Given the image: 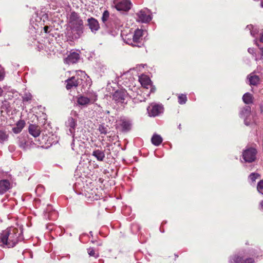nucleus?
I'll use <instances>...</instances> for the list:
<instances>
[{
	"label": "nucleus",
	"instance_id": "1",
	"mask_svg": "<svg viewBox=\"0 0 263 263\" xmlns=\"http://www.w3.org/2000/svg\"><path fill=\"white\" fill-rule=\"evenodd\" d=\"M22 231L17 228L10 227L2 231L0 236V246H7L8 248L14 247L23 239Z\"/></svg>",
	"mask_w": 263,
	"mask_h": 263
},
{
	"label": "nucleus",
	"instance_id": "2",
	"mask_svg": "<svg viewBox=\"0 0 263 263\" xmlns=\"http://www.w3.org/2000/svg\"><path fill=\"white\" fill-rule=\"evenodd\" d=\"M68 27L70 28L68 34L73 39H79L83 33V21L78 13L71 12L67 17Z\"/></svg>",
	"mask_w": 263,
	"mask_h": 263
},
{
	"label": "nucleus",
	"instance_id": "3",
	"mask_svg": "<svg viewBox=\"0 0 263 263\" xmlns=\"http://www.w3.org/2000/svg\"><path fill=\"white\" fill-rule=\"evenodd\" d=\"M257 150L253 147H247L243 151L242 158L245 162L252 163L256 159Z\"/></svg>",
	"mask_w": 263,
	"mask_h": 263
},
{
	"label": "nucleus",
	"instance_id": "4",
	"mask_svg": "<svg viewBox=\"0 0 263 263\" xmlns=\"http://www.w3.org/2000/svg\"><path fill=\"white\" fill-rule=\"evenodd\" d=\"M128 94L125 89L116 90L112 95V99L119 104L126 103Z\"/></svg>",
	"mask_w": 263,
	"mask_h": 263
},
{
	"label": "nucleus",
	"instance_id": "5",
	"mask_svg": "<svg viewBox=\"0 0 263 263\" xmlns=\"http://www.w3.org/2000/svg\"><path fill=\"white\" fill-rule=\"evenodd\" d=\"M137 21L139 22L146 23L150 22L152 17L149 10L144 8L136 13Z\"/></svg>",
	"mask_w": 263,
	"mask_h": 263
},
{
	"label": "nucleus",
	"instance_id": "6",
	"mask_svg": "<svg viewBox=\"0 0 263 263\" xmlns=\"http://www.w3.org/2000/svg\"><path fill=\"white\" fill-rule=\"evenodd\" d=\"M113 4L118 11H128L131 8L129 0H114Z\"/></svg>",
	"mask_w": 263,
	"mask_h": 263
},
{
	"label": "nucleus",
	"instance_id": "7",
	"mask_svg": "<svg viewBox=\"0 0 263 263\" xmlns=\"http://www.w3.org/2000/svg\"><path fill=\"white\" fill-rule=\"evenodd\" d=\"M73 141L71 144V148L77 154L82 153L85 147L84 142L77 136H73Z\"/></svg>",
	"mask_w": 263,
	"mask_h": 263
},
{
	"label": "nucleus",
	"instance_id": "8",
	"mask_svg": "<svg viewBox=\"0 0 263 263\" xmlns=\"http://www.w3.org/2000/svg\"><path fill=\"white\" fill-rule=\"evenodd\" d=\"M147 110L149 117H155L163 112V107L161 105L152 104L147 108Z\"/></svg>",
	"mask_w": 263,
	"mask_h": 263
},
{
	"label": "nucleus",
	"instance_id": "9",
	"mask_svg": "<svg viewBox=\"0 0 263 263\" xmlns=\"http://www.w3.org/2000/svg\"><path fill=\"white\" fill-rule=\"evenodd\" d=\"M229 263H254L252 258H247L240 254H235L230 257Z\"/></svg>",
	"mask_w": 263,
	"mask_h": 263
},
{
	"label": "nucleus",
	"instance_id": "10",
	"mask_svg": "<svg viewBox=\"0 0 263 263\" xmlns=\"http://www.w3.org/2000/svg\"><path fill=\"white\" fill-rule=\"evenodd\" d=\"M77 126V121L72 117H69L65 122V126L68 135L75 136L74 132Z\"/></svg>",
	"mask_w": 263,
	"mask_h": 263
},
{
	"label": "nucleus",
	"instance_id": "11",
	"mask_svg": "<svg viewBox=\"0 0 263 263\" xmlns=\"http://www.w3.org/2000/svg\"><path fill=\"white\" fill-rule=\"evenodd\" d=\"M82 79L79 78V75L73 76L66 81V87L68 90L76 88L82 83Z\"/></svg>",
	"mask_w": 263,
	"mask_h": 263
},
{
	"label": "nucleus",
	"instance_id": "12",
	"mask_svg": "<svg viewBox=\"0 0 263 263\" xmlns=\"http://www.w3.org/2000/svg\"><path fill=\"white\" fill-rule=\"evenodd\" d=\"M143 35V30L141 29H136L134 33H133V40L134 46L141 47V40Z\"/></svg>",
	"mask_w": 263,
	"mask_h": 263
},
{
	"label": "nucleus",
	"instance_id": "13",
	"mask_svg": "<svg viewBox=\"0 0 263 263\" xmlns=\"http://www.w3.org/2000/svg\"><path fill=\"white\" fill-rule=\"evenodd\" d=\"M139 82L141 85L144 88L148 89L151 88V92H154L155 90V88H153L151 85V81L148 77L146 76L142 75L139 77Z\"/></svg>",
	"mask_w": 263,
	"mask_h": 263
},
{
	"label": "nucleus",
	"instance_id": "14",
	"mask_svg": "<svg viewBox=\"0 0 263 263\" xmlns=\"http://www.w3.org/2000/svg\"><path fill=\"white\" fill-rule=\"evenodd\" d=\"M250 107L249 106H246L243 107L240 113V117L244 119V122L246 125H249L250 124V120L248 121V118L250 116Z\"/></svg>",
	"mask_w": 263,
	"mask_h": 263
},
{
	"label": "nucleus",
	"instance_id": "15",
	"mask_svg": "<svg viewBox=\"0 0 263 263\" xmlns=\"http://www.w3.org/2000/svg\"><path fill=\"white\" fill-rule=\"evenodd\" d=\"M80 59V55L76 52L70 53V54L64 59V62L68 64H74L78 62Z\"/></svg>",
	"mask_w": 263,
	"mask_h": 263
},
{
	"label": "nucleus",
	"instance_id": "16",
	"mask_svg": "<svg viewBox=\"0 0 263 263\" xmlns=\"http://www.w3.org/2000/svg\"><path fill=\"white\" fill-rule=\"evenodd\" d=\"M11 186V183L7 179L0 180V194H3L9 190Z\"/></svg>",
	"mask_w": 263,
	"mask_h": 263
},
{
	"label": "nucleus",
	"instance_id": "17",
	"mask_svg": "<svg viewBox=\"0 0 263 263\" xmlns=\"http://www.w3.org/2000/svg\"><path fill=\"white\" fill-rule=\"evenodd\" d=\"M88 25L92 32H96L100 28L99 24L97 20L91 17L87 20Z\"/></svg>",
	"mask_w": 263,
	"mask_h": 263
},
{
	"label": "nucleus",
	"instance_id": "18",
	"mask_svg": "<svg viewBox=\"0 0 263 263\" xmlns=\"http://www.w3.org/2000/svg\"><path fill=\"white\" fill-rule=\"evenodd\" d=\"M28 130L29 133L34 137H38L41 133L40 127L34 124L30 125Z\"/></svg>",
	"mask_w": 263,
	"mask_h": 263
},
{
	"label": "nucleus",
	"instance_id": "19",
	"mask_svg": "<svg viewBox=\"0 0 263 263\" xmlns=\"http://www.w3.org/2000/svg\"><path fill=\"white\" fill-rule=\"evenodd\" d=\"M111 16H109V12L107 10L104 11L102 16V21L104 24L107 27L111 26L112 25V22L110 20Z\"/></svg>",
	"mask_w": 263,
	"mask_h": 263
},
{
	"label": "nucleus",
	"instance_id": "20",
	"mask_svg": "<svg viewBox=\"0 0 263 263\" xmlns=\"http://www.w3.org/2000/svg\"><path fill=\"white\" fill-rule=\"evenodd\" d=\"M120 125L124 132L129 131L131 129L132 124L129 120L122 119L120 120Z\"/></svg>",
	"mask_w": 263,
	"mask_h": 263
},
{
	"label": "nucleus",
	"instance_id": "21",
	"mask_svg": "<svg viewBox=\"0 0 263 263\" xmlns=\"http://www.w3.org/2000/svg\"><path fill=\"white\" fill-rule=\"evenodd\" d=\"M92 155L99 161H103L105 158V153L104 151L99 149L93 151Z\"/></svg>",
	"mask_w": 263,
	"mask_h": 263
},
{
	"label": "nucleus",
	"instance_id": "22",
	"mask_svg": "<svg viewBox=\"0 0 263 263\" xmlns=\"http://www.w3.org/2000/svg\"><path fill=\"white\" fill-rule=\"evenodd\" d=\"M77 102L79 105L81 106H86L90 103V99H89L88 97L84 96H80L78 98Z\"/></svg>",
	"mask_w": 263,
	"mask_h": 263
},
{
	"label": "nucleus",
	"instance_id": "23",
	"mask_svg": "<svg viewBox=\"0 0 263 263\" xmlns=\"http://www.w3.org/2000/svg\"><path fill=\"white\" fill-rule=\"evenodd\" d=\"M248 79L249 81L250 84L251 85H257L259 82V77L253 73L250 74L248 77Z\"/></svg>",
	"mask_w": 263,
	"mask_h": 263
},
{
	"label": "nucleus",
	"instance_id": "24",
	"mask_svg": "<svg viewBox=\"0 0 263 263\" xmlns=\"http://www.w3.org/2000/svg\"><path fill=\"white\" fill-rule=\"evenodd\" d=\"M121 35L122 36L123 40L126 44L134 46L132 33H130L127 34H125L124 33H122Z\"/></svg>",
	"mask_w": 263,
	"mask_h": 263
},
{
	"label": "nucleus",
	"instance_id": "25",
	"mask_svg": "<svg viewBox=\"0 0 263 263\" xmlns=\"http://www.w3.org/2000/svg\"><path fill=\"white\" fill-rule=\"evenodd\" d=\"M25 124V123L23 120L18 121L16 124V126L13 128V132L15 134L20 133L24 128Z\"/></svg>",
	"mask_w": 263,
	"mask_h": 263
},
{
	"label": "nucleus",
	"instance_id": "26",
	"mask_svg": "<svg viewBox=\"0 0 263 263\" xmlns=\"http://www.w3.org/2000/svg\"><path fill=\"white\" fill-rule=\"evenodd\" d=\"M151 141L154 145L158 146L162 142V138L160 135L154 134L152 138Z\"/></svg>",
	"mask_w": 263,
	"mask_h": 263
},
{
	"label": "nucleus",
	"instance_id": "27",
	"mask_svg": "<svg viewBox=\"0 0 263 263\" xmlns=\"http://www.w3.org/2000/svg\"><path fill=\"white\" fill-rule=\"evenodd\" d=\"M110 20L112 22V25L111 26H108V27H118L122 25L121 21L116 16L111 15Z\"/></svg>",
	"mask_w": 263,
	"mask_h": 263
},
{
	"label": "nucleus",
	"instance_id": "28",
	"mask_svg": "<svg viewBox=\"0 0 263 263\" xmlns=\"http://www.w3.org/2000/svg\"><path fill=\"white\" fill-rule=\"evenodd\" d=\"M242 100L245 104H251L252 103V95L249 92H247L243 96Z\"/></svg>",
	"mask_w": 263,
	"mask_h": 263
},
{
	"label": "nucleus",
	"instance_id": "29",
	"mask_svg": "<svg viewBox=\"0 0 263 263\" xmlns=\"http://www.w3.org/2000/svg\"><path fill=\"white\" fill-rule=\"evenodd\" d=\"M246 30H249L252 36H255L258 32V30L257 28H254L252 25H248L246 27Z\"/></svg>",
	"mask_w": 263,
	"mask_h": 263
},
{
	"label": "nucleus",
	"instance_id": "30",
	"mask_svg": "<svg viewBox=\"0 0 263 263\" xmlns=\"http://www.w3.org/2000/svg\"><path fill=\"white\" fill-rule=\"evenodd\" d=\"M19 146L23 148L26 149L27 148L26 141L24 137L20 138L18 141Z\"/></svg>",
	"mask_w": 263,
	"mask_h": 263
},
{
	"label": "nucleus",
	"instance_id": "31",
	"mask_svg": "<svg viewBox=\"0 0 263 263\" xmlns=\"http://www.w3.org/2000/svg\"><path fill=\"white\" fill-rule=\"evenodd\" d=\"M87 97L90 99V103H93L97 100L98 96L95 92H91L87 94Z\"/></svg>",
	"mask_w": 263,
	"mask_h": 263
},
{
	"label": "nucleus",
	"instance_id": "32",
	"mask_svg": "<svg viewBox=\"0 0 263 263\" xmlns=\"http://www.w3.org/2000/svg\"><path fill=\"white\" fill-rule=\"evenodd\" d=\"M8 135L6 132L0 130V143H3L8 140Z\"/></svg>",
	"mask_w": 263,
	"mask_h": 263
},
{
	"label": "nucleus",
	"instance_id": "33",
	"mask_svg": "<svg viewBox=\"0 0 263 263\" xmlns=\"http://www.w3.org/2000/svg\"><path fill=\"white\" fill-rule=\"evenodd\" d=\"M58 216V213L56 211H53L51 213L46 214L45 216L50 220L55 219Z\"/></svg>",
	"mask_w": 263,
	"mask_h": 263
},
{
	"label": "nucleus",
	"instance_id": "34",
	"mask_svg": "<svg viewBox=\"0 0 263 263\" xmlns=\"http://www.w3.org/2000/svg\"><path fill=\"white\" fill-rule=\"evenodd\" d=\"M98 129L101 134L105 135L107 133V126H105L104 125H99Z\"/></svg>",
	"mask_w": 263,
	"mask_h": 263
},
{
	"label": "nucleus",
	"instance_id": "35",
	"mask_svg": "<svg viewBox=\"0 0 263 263\" xmlns=\"http://www.w3.org/2000/svg\"><path fill=\"white\" fill-rule=\"evenodd\" d=\"M187 101V98L186 95L181 94L178 96V102L180 104H184Z\"/></svg>",
	"mask_w": 263,
	"mask_h": 263
},
{
	"label": "nucleus",
	"instance_id": "36",
	"mask_svg": "<svg viewBox=\"0 0 263 263\" xmlns=\"http://www.w3.org/2000/svg\"><path fill=\"white\" fill-rule=\"evenodd\" d=\"M87 252L89 256H93L95 258H98L99 257V254L96 253L93 248H89L87 249Z\"/></svg>",
	"mask_w": 263,
	"mask_h": 263
},
{
	"label": "nucleus",
	"instance_id": "37",
	"mask_svg": "<svg viewBox=\"0 0 263 263\" xmlns=\"http://www.w3.org/2000/svg\"><path fill=\"white\" fill-rule=\"evenodd\" d=\"M259 176L260 175L259 174L256 173H252L249 175V178L252 182H255Z\"/></svg>",
	"mask_w": 263,
	"mask_h": 263
},
{
	"label": "nucleus",
	"instance_id": "38",
	"mask_svg": "<svg viewBox=\"0 0 263 263\" xmlns=\"http://www.w3.org/2000/svg\"><path fill=\"white\" fill-rule=\"evenodd\" d=\"M32 99V95L30 93H26L23 96V100L24 102H28Z\"/></svg>",
	"mask_w": 263,
	"mask_h": 263
},
{
	"label": "nucleus",
	"instance_id": "39",
	"mask_svg": "<svg viewBox=\"0 0 263 263\" xmlns=\"http://www.w3.org/2000/svg\"><path fill=\"white\" fill-rule=\"evenodd\" d=\"M87 192L90 195L89 197H92L94 200H97L99 198V196L96 194L95 191H93L92 190H91L90 193L88 191Z\"/></svg>",
	"mask_w": 263,
	"mask_h": 263
},
{
	"label": "nucleus",
	"instance_id": "40",
	"mask_svg": "<svg viewBox=\"0 0 263 263\" xmlns=\"http://www.w3.org/2000/svg\"><path fill=\"white\" fill-rule=\"evenodd\" d=\"M257 191L263 194V179L261 180L257 183Z\"/></svg>",
	"mask_w": 263,
	"mask_h": 263
},
{
	"label": "nucleus",
	"instance_id": "41",
	"mask_svg": "<svg viewBox=\"0 0 263 263\" xmlns=\"http://www.w3.org/2000/svg\"><path fill=\"white\" fill-rule=\"evenodd\" d=\"M146 98L142 97L140 95H137L136 97L134 98V101L135 103H137L139 102L145 101Z\"/></svg>",
	"mask_w": 263,
	"mask_h": 263
},
{
	"label": "nucleus",
	"instance_id": "42",
	"mask_svg": "<svg viewBox=\"0 0 263 263\" xmlns=\"http://www.w3.org/2000/svg\"><path fill=\"white\" fill-rule=\"evenodd\" d=\"M9 107H10V105H9V103L8 101H5L3 102L2 105V109H5L6 110L8 111Z\"/></svg>",
	"mask_w": 263,
	"mask_h": 263
},
{
	"label": "nucleus",
	"instance_id": "43",
	"mask_svg": "<svg viewBox=\"0 0 263 263\" xmlns=\"http://www.w3.org/2000/svg\"><path fill=\"white\" fill-rule=\"evenodd\" d=\"M5 71L3 67L0 66V81L3 80L5 78Z\"/></svg>",
	"mask_w": 263,
	"mask_h": 263
},
{
	"label": "nucleus",
	"instance_id": "44",
	"mask_svg": "<svg viewBox=\"0 0 263 263\" xmlns=\"http://www.w3.org/2000/svg\"><path fill=\"white\" fill-rule=\"evenodd\" d=\"M49 28V27L47 26H46L44 27V30L45 33L49 32V31H48Z\"/></svg>",
	"mask_w": 263,
	"mask_h": 263
},
{
	"label": "nucleus",
	"instance_id": "45",
	"mask_svg": "<svg viewBox=\"0 0 263 263\" xmlns=\"http://www.w3.org/2000/svg\"><path fill=\"white\" fill-rule=\"evenodd\" d=\"M248 50V52L251 54H253L254 52V50L253 48H249Z\"/></svg>",
	"mask_w": 263,
	"mask_h": 263
},
{
	"label": "nucleus",
	"instance_id": "46",
	"mask_svg": "<svg viewBox=\"0 0 263 263\" xmlns=\"http://www.w3.org/2000/svg\"><path fill=\"white\" fill-rule=\"evenodd\" d=\"M6 200H7L8 202H9L10 201L9 200H7V199H4L2 200V202H4V205L6 206L8 205L6 202H5Z\"/></svg>",
	"mask_w": 263,
	"mask_h": 263
},
{
	"label": "nucleus",
	"instance_id": "47",
	"mask_svg": "<svg viewBox=\"0 0 263 263\" xmlns=\"http://www.w3.org/2000/svg\"><path fill=\"white\" fill-rule=\"evenodd\" d=\"M260 209L263 210V200H262L259 204Z\"/></svg>",
	"mask_w": 263,
	"mask_h": 263
},
{
	"label": "nucleus",
	"instance_id": "48",
	"mask_svg": "<svg viewBox=\"0 0 263 263\" xmlns=\"http://www.w3.org/2000/svg\"><path fill=\"white\" fill-rule=\"evenodd\" d=\"M3 89H2V88L0 87V96H2L3 95Z\"/></svg>",
	"mask_w": 263,
	"mask_h": 263
},
{
	"label": "nucleus",
	"instance_id": "49",
	"mask_svg": "<svg viewBox=\"0 0 263 263\" xmlns=\"http://www.w3.org/2000/svg\"><path fill=\"white\" fill-rule=\"evenodd\" d=\"M80 73L81 74V76H85V73L83 71H80Z\"/></svg>",
	"mask_w": 263,
	"mask_h": 263
},
{
	"label": "nucleus",
	"instance_id": "50",
	"mask_svg": "<svg viewBox=\"0 0 263 263\" xmlns=\"http://www.w3.org/2000/svg\"><path fill=\"white\" fill-rule=\"evenodd\" d=\"M260 5H261V7L263 8V1L261 2Z\"/></svg>",
	"mask_w": 263,
	"mask_h": 263
},
{
	"label": "nucleus",
	"instance_id": "51",
	"mask_svg": "<svg viewBox=\"0 0 263 263\" xmlns=\"http://www.w3.org/2000/svg\"><path fill=\"white\" fill-rule=\"evenodd\" d=\"M90 235H92V232H90Z\"/></svg>",
	"mask_w": 263,
	"mask_h": 263
},
{
	"label": "nucleus",
	"instance_id": "52",
	"mask_svg": "<svg viewBox=\"0 0 263 263\" xmlns=\"http://www.w3.org/2000/svg\"><path fill=\"white\" fill-rule=\"evenodd\" d=\"M90 235H92V232H90Z\"/></svg>",
	"mask_w": 263,
	"mask_h": 263
}]
</instances>
